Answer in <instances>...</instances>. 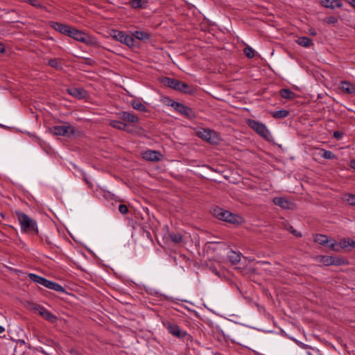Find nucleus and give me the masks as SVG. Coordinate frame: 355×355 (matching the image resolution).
Returning <instances> with one entry per match:
<instances>
[{"label":"nucleus","instance_id":"1","mask_svg":"<svg viewBox=\"0 0 355 355\" xmlns=\"http://www.w3.org/2000/svg\"><path fill=\"white\" fill-rule=\"evenodd\" d=\"M160 83L164 86L184 94H192L196 92L195 88L192 85L175 78L163 77L160 79Z\"/></svg>","mask_w":355,"mask_h":355},{"label":"nucleus","instance_id":"2","mask_svg":"<svg viewBox=\"0 0 355 355\" xmlns=\"http://www.w3.org/2000/svg\"><path fill=\"white\" fill-rule=\"evenodd\" d=\"M15 215L17 218V220L21 227V231L23 233H32L34 232L37 235H39V231L36 220L32 219L25 213L16 211Z\"/></svg>","mask_w":355,"mask_h":355},{"label":"nucleus","instance_id":"3","mask_svg":"<svg viewBox=\"0 0 355 355\" xmlns=\"http://www.w3.org/2000/svg\"><path fill=\"white\" fill-rule=\"evenodd\" d=\"M212 214L218 219L230 224L238 225L243 222V218L239 215L218 207L213 209Z\"/></svg>","mask_w":355,"mask_h":355},{"label":"nucleus","instance_id":"4","mask_svg":"<svg viewBox=\"0 0 355 355\" xmlns=\"http://www.w3.org/2000/svg\"><path fill=\"white\" fill-rule=\"evenodd\" d=\"M68 37L90 46H98V43L94 37L73 27H71Z\"/></svg>","mask_w":355,"mask_h":355},{"label":"nucleus","instance_id":"5","mask_svg":"<svg viewBox=\"0 0 355 355\" xmlns=\"http://www.w3.org/2000/svg\"><path fill=\"white\" fill-rule=\"evenodd\" d=\"M28 277L31 281L44 286L46 288L53 290L57 292L65 293V288L59 284L50 281L43 277L36 274L30 273Z\"/></svg>","mask_w":355,"mask_h":355},{"label":"nucleus","instance_id":"6","mask_svg":"<svg viewBox=\"0 0 355 355\" xmlns=\"http://www.w3.org/2000/svg\"><path fill=\"white\" fill-rule=\"evenodd\" d=\"M27 308L35 313L39 314L44 320L51 323H55L58 320L56 315L49 312L45 307L33 302H28Z\"/></svg>","mask_w":355,"mask_h":355},{"label":"nucleus","instance_id":"7","mask_svg":"<svg viewBox=\"0 0 355 355\" xmlns=\"http://www.w3.org/2000/svg\"><path fill=\"white\" fill-rule=\"evenodd\" d=\"M110 35L114 40L118 41L130 48L135 46V40L132 36L126 34L125 32L116 29H112Z\"/></svg>","mask_w":355,"mask_h":355},{"label":"nucleus","instance_id":"8","mask_svg":"<svg viewBox=\"0 0 355 355\" xmlns=\"http://www.w3.org/2000/svg\"><path fill=\"white\" fill-rule=\"evenodd\" d=\"M247 124L250 128L265 139L269 140L271 137L270 131L264 123L254 119H248Z\"/></svg>","mask_w":355,"mask_h":355},{"label":"nucleus","instance_id":"9","mask_svg":"<svg viewBox=\"0 0 355 355\" xmlns=\"http://www.w3.org/2000/svg\"><path fill=\"white\" fill-rule=\"evenodd\" d=\"M164 327L168 331V332L173 336L182 339L188 337L189 338L191 336L187 334L186 331L180 329V327L175 322L170 320H165L162 322Z\"/></svg>","mask_w":355,"mask_h":355},{"label":"nucleus","instance_id":"10","mask_svg":"<svg viewBox=\"0 0 355 355\" xmlns=\"http://www.w3.org/2000/svg\"><path fill=\"white\" fill-rule=\"evenodd\" d=\"M171 103L170 105L173 107V109L178 112L179 114L182 115L187 119H193L196 116L195 111L191 107L187 106L186 105L174 101L173 100H170Z\"/></svg>","mask_w":355,"mask_h":355},{"label":"nucleus","instance_id":"11","mask_svg":"<svg viewBox=\"0 0 355 355\" xmlns=\"http://www.w3.org/2000/svg\"><path fill=\"white\" fill-rule=\"evenodd\" d=\"M316 259L324 264L326 266H343L347 265L348 261L344 259H341L338 257L327 256V255H319L316 257Z\"/></svg>","mask_w":355,"mask_h":355},{"label":"nucleus","instance_id":"12","mask_svg":"<svg viewBox=\"0 0 355 355\" xmlns=\"http://www.w3.org/2000/svg\"><path fill=\"white\" fill-rule=\"evenodd\" d=\"M50 132L55 135L70 137L75 133V129L70 125H55L50 128Z\"/></svg>","mask_w":355,"mask_h":355},{"label":"nucleus","instance_id":"13","mask_svg":"<svg viewBox=\"0 0 355 355\" xmlns=\"http://www.w3.org/2000/svg\"><path fill=\"white\" fill-rule=\"evenodd\" d=\"M49 25L55 31H58L59 33L67 36H68V34H69L70 30L72 27L69 25L64 24L57 21H50Z\"/></svg>","mask_w":355,"mask_h":355},{"label":"nucleus","instance_id":"14","mask_svg":"<svg viewBox=\"0 0 355 355\" xmlns=\"http://www.w3.org/2000/svg\"><path fill=\"white\" fill-rule=\"evenodd\" d=\"M198 136L202 139L209 142L210 144L216 143L215 138L213 137L216 132L214 130L202 129L197 132Z\"/></svg>","mask_w":355,"mask_h":355},{"label":"nucleus","instance_id":"15","mask_svg":"<svg viewBox=\"0 0 355 355\" xmlns=\"http://www.w3.org/2000/svg\"><path fill=\"white\" fill-rule=\"evenodd\" d=\"M118 116L121 120L123 121H128L132 123H137L139 121V119L137 115L128 112H119L118 114Z\"/></svg>","mask_w":355,"mask_h":355},{"label":"nucleus","instance_id":"16","mask_svg":"<svg viewBox=\"0 0 355 355\" xmlns=\"http://www.w3.org/2000/svg\"><path fill=\"white\" fill-rule=\"evenodd\" d=\"M272 202L275 205H277L284 209H292L293 205V202L282 197H275L273 198Z\"/></svg>","mask_w":355,"mask_h":355},{"label":"nucleus","instance_id":"17","mask_svg":"<svg viewBox=\"0 0 355 355\" xmlns=\"http://www.w3.org/2000/svg\"><path fill=\"white\" fill-rule=\"evenodd\" d=\"M67 92L78 99H83L86 96V91L83 88L70 87L67 89Z\"/></svg>","mask_w":355,"mask_h":355},{"label":"nucleus","instance_id":"18","mask_svg":"<svg viewBox=\"0 0 355 355\" xmlns=\"http://www.w3.org/2000/svg\"><path fill=\"white\" fill-rule=\"evenodd\" d=\"M320 4L322 7L331 9L341 8L343 6L340 0H321Z\"/></svg>","mask_w":355,"mask_h":355},{"label":"nucleus","instance_id":"19","mask_svg":"<svg viewBox=\"0 0 355 355\" xmlns=\"http://www.w3.org/2000/svg\"><path fill=\"white\" fill-rule=\"evenodd\" d=\"M160 153L155 150H147L144 154V158L148 161L157 162L159 160Z\"/></svg>","mask_w":355,"mask_h":355},{"label":"nucleus","instance_id":"20","mask_svg":"<svg viewBox=\"0 0 355 355\" xmlns=\"http://www.w3.org/2000/svg\"><path fill=\"white\" fill-rule=\"evenodd\" d=\"M133 38H136L141 41H146L150 38V35L144 31H135L132 33V35Z\"/></svg>","mask_w":355,"mask_h":355},{"label":"nucleus","instance_id":"21","mask_svg":"<svg viewBox=\"0 0 355 355\" xmlns=\"http://www.w3.org/2000/svg\"><path fill=\"white\" fill-rule=\"evenodd\" d=\"M341 90L348 94H354L355 92V85L351 84L347 81H343L341 83Z\"/></svg>","mask_w":355,"mask_h":355},{"label":"nucleus","instance_id":"22","mask_svg":"<svg viewBox=\"0 0 355 355\" xmlns=\"http://www.w3.org/2000/svg\"><path fill=\"white\" fill-rule=\"evenodd\" d=\"M130 6L134 9H142L146 8L148 4L147 0H130Z\"/></svg>","mask_w":355,"mask_h":355},{"label":"nucleus","instance_id":"23","mask_svg":"<svg viewBox=\"0 0 355 355\" xmlns=\"http://www.w3.org/2000/svg\"><path fill=\"white\" fill-rule=\"evenodd\" d=\"M227 257L232 264H237L241 261V253H237L235 251L230 250L227 254Z\"/></svg>","mask_w":355,"mask_h":355},{"label":"nucleus","instance_id":"24","mask_svg":"<svg viewBox=\"0 0 355 355\" xmlns=\"http://www.w3.org/2000/svg\"><path fill=\"white\" fill-rule=\"evenodd\" d=\"M296 42L299 45L306 48L313 46L314 45L313 40L308 37H300L297 39Z\"/></svg>","mask_w":355,"mask_h":355},{"label":"nucleus","instance_id":"25","mask_svg":"<svg viewBox=\"0 0 355 355\" xmlns=\"http://www.w3.org/2000/svg\"><path fill=\"white\" fill-rule=\"evenodd\" d=\"M313 241L314 242L324 246H327L331 241L329 240L327 236L324 234H315Z\"/></svg>","mask_w":355,"mask_h":355},{"label":"nucleus","instance_id":"26","mask_svg":"<svg viewBox=\"0 0 355 355\" xmlns=\"http://www.w3.org/2000/svg\"><path fill=\"white\" fill-rule=\"evenodd\" d=\"M280 96L286 99H294L296 97V94L289 89H282L279 91Z\"/></svg>","mask_w":355,"mask_h":355},{"label":"nucleus","instance_id":"27","mask_svg":"<svg viewBox=\"0 0 355 355\" xmlns=\"http://www.w3.org/2000/svg\"><path fill=\"white\" fill-rule=\"evenodd\" d=\"M289 114V111L286 110H281L270 112L271 116L275 119H284L287 117Z\"/></svg>","mask_w":355,"mask_h":355},{"label":"nucleus","instance_id":"28","mask_svg":"<svg viewBox=\"0 0 355 355\" xmlns=\"http://www.w3.org/2000/svg\"><path fill=\"white\" fill-rule=\"evenodd\" d=\"M48 65L56 70H62L63 69L60 60L58 58L50 59L48 62Z\"/></svg>","mask_w":355,"mask_h":355},{"label":"nucleus","instance_id":"29","mask_svg":"<svg viewBox=\"0 0 355 355\" xmlns=\"http://www.w3.org/2000/svg\"><path fill=\"white\" fill-rule=\"evenodd\" d=\"M168 237L174 243H180L182 241V234L179 232H170Z\"/></svg>","mask_w":355,"mask_h":355},{"label":"nucleus","instance_id":"30","mask_svg":"<svg viewBox=\"0 0 355 355\" xmlns=\"http://www.w3.org/2000/svg\"><path fill=\"white\" fill-rule=\"evenodd\" d=\"M132 106L134 109L141 111V112H146L147 108L146 106L139 101L133 100L132 101Z\"/></svg>","mask_w":355,"mask_h":355},{"label":"nucleus","instance_id":"31","mask_svg":"<svg viewBox=\"0 0 355 355\" xmlns=\"http://www.w3.org/2000/svg\"><path fill=\"white\" fill-rule=\"evenodd\" d=\"M110 125L115 129L121 130L122 129H125L126 123L120 121L112 120L110 122Z\"/></svg>","mask_w":355,"mask_h":355},{"label":"nucleus","instance_id":"32","mask_svg":"<svg viewBox=\"0 0 355 355\" xmlns=\"http://www.w3.org/2000/svg\"><path fill=\"white\" fill-rule=\"evenodd\" d=\"M320 156L327 159H334L336 158V155H334L331 151L325 149H321Z\"/></svg>","mask_w":355,"mask_h":355},{"label":"nucleus","instance_id":"33","mask_svg":"<svg viewBox=\"0 0 355 355\" xmlns=\"http://www.w3.org/2000/svg\"><path fill=\"white\" fill-rule=\"evenodd\" d=\"M26 2L36 8L46 10V7L42 5L37 0H27Z\"/></svg>","mask_w":355,"mask_h":355},{"label":"nucleus","instance_id":"34","mask_svg":"<svg viewBox=\"0 0 355 355\" xmlns=\"http://www.w3.org/2000/svg\"><path fill=\"white\" fill-rule=\"evenodd\" d=\"M244 53L247 58H252L254 56V50L250 46H247L244 49Z\"/></svg>","mask_w":355,"mask_h":355},{"label":"nucleus","instance_id":"35","mask_svg":"<svg viewBox=\"0 0 355 355\" xmlns=\"http://www.w3.org/2000/svg\"><path fill=\"white\" fill-rule=\"evenodd\" d=\"M345 200L350 205L355 206V195L354 194H347L345 196Z\"/></svg>","mask_w":355,"mask_h":355},{"label":"nucleus","instance_id":"36","mask_svg":"<svg viewBox=\"0 0 355 355\" xmlns=\"http://www.w3.org/2000/svg\"><path fill=\"white\" fill-rule=\"evenodd\" d=\"M327 246H329L332 250L338 252L340 248L339 245V243H336L335 241H333V242L330 243Z\"/></svg>","mask_w":355,"mask_h":355},{"label":"nucleus","instance_id":"37","mask_svg":"<svg viewBox=\"0 0 355 355\" xmlns=\"http://www.w3.org/2000/svg\"><path fill=\"white\" fill-rule=\"evenodd\" d=\"M338 21V18L334 16L327 17L324 19V21L329 24H336Z\"/></svg>","mask_w":355,"mask_h":355},{"label":"nucleus","instance_id":"38","mask_svg":"<svg viewBox=\"0 0 355 355\" xmlns=\"http://www.w3.org/2000/svg\"><path fill=\"white\" fill-rule=\"evenodd\" d=\"M349 239H344L339 243L340 248L345 249L349 246Z\"/></svg>","mask_w":355,"mask_h":355},{"label":"nucleus","instance_id":"39","mask_svg":"<svg viewBox=\"0 0 355 355\" xmlns=\"http://www.w3.org/2000/svg\"><path fill=\"white\" fill-rule=\"evenodd\" d=\"M287 230H288V231H290V232H291L292 234L295 235V236H297V237H298V238H300V237H302V234H301L300 232H298L297 230H295L293 227V226H291V225H289V226H288V227H287Z\"/></svg>","mask_w":355,"mask_h":355},{"label":"nucleus","instance_id":"40","mask_svg":"<svg viewBox=\"0 0 355 355\" xmlns=\"http://www.w3.org/2000/svg\"><path fill=\"white\" fill-rule=\"evenodd\" d=\"M119 211H120L121 214H125L128 212L129 210L127 205L124 204H121L119 207Z\"/></svg>","mask_w":355,"mask_h":355},{"label":"nucleus","instance_id":"41","mask_svg":"<svg viewBox=\"0 0 355 355\" xmlns=\"http://www.w3.org/2000/svg\"><path fill=\"white\" fill-rule=\"evenodd\" d=\"M344 136V133L341 131H335L334 132V137L337 140H340Z\"/></svg>","mask_w":355,"mask_h":355},{"label":"nucleus","instance_id":"42","mask_svg":"<svg viewBox=\"0 0 355 355\" xmlns=\"http://www.w3.org/2000/svg\"><path fill=\"white\" fill-rule=\"evenodd\" d=\"M69 353L70 355H83L78 350L76 349H69Z\"/></svg>","mask_w":355,"mask_h":355},{"label":"nucleus","instance_id":"43","mask_svg":"<svg viewBox=\"0 0 355 355\" xmlns=\"http://www.w3.org/2000/svg\"><path fill=\"white\" fill-rule=\"evenodd\" d=\"M121 130H124V131H125V132H129V133H130V132H132V128H131V127H130L129 125H128L127 123H126V127L125 128V129H122Z\"/></svg>","mask_w":355,"mask_h":355},{"label":"nucleus","instance_id":"44","mask_svg":"<svg viewBox=\"0 0 355 355\" xmlns=\"http://www.w3.org/2000/svg\"><path fill=\"white\" fill-rule=\"evenodd\" d=\"M349 166L351 168L355 170V159H352Z\"/></svg>","mask_w":355,"mask_h":355},{"label":"nucleus","instance_id":"45","mask_svg":"<svg viewBox=\"0 0 355 355\" xmlns=\"http://www.w3.org/2000/svg\"><path fill=\"white\" fill-rule=\"evenodd\" d=\"M345 1L355 8V0H345Z\"/></svg>","mask_w":355,"mask_h":355},{"label":"nucleus","instance_id":"46","mask_svg":"<svg viewBox=\"0 0 355 355\" xmlns=\"http://www.w3.org/2000/svg\"><path fill=\"white\" fill-rule=\"evenodd\" d=\"M104 196L106 198H111V199L114 198V194H112L110 192H107L106 194L104 195Z\"/></svg>","mask_w":355,"mask_h":355},{"label":"nucleus","instance_id":"47","mask_svg":"<svg viewBox=\"0 0 355 355\" xmlns=\"http://www.w3.org/2000/svg\"><path fill=\"white\" fill-rule=\"evenodd\" d=\"M45 241H46V243L49 245H50V246L53 245V242L49 239V237H46V239H45Z\"/></svg>","mask_w":355,"mask_h":355},{"label":"nucleus","instance_id":"48","mask_svg":"<svg viewBox=\"0 0 355 355\" xmlns=\"http://www.w3.org/2000/svg\"><path fill=\"white\" fill-rule=\"evenodd\" d=\"M5 51V46L3 43L0 42V53H3Z\"/></svg>","mask_w":355,"mask_h":355},{"label":"nucleus","instance_id":"49","mask_svg":"<svg viewBox=\"0 0 355 355\" xmlns=\"http://www.w3.org/2000/svg\"><path fill=\"white\" fill-rule=\"evenodd\" d=\"M349 246H350L352 248H355V241H354L353 240L349 239Z\"/></svg>","mask_w":355,"mask_h":355},{"label":"nucleus","instance_id":"50","mask_svg":"<svg viewBox=\"0 0 355 355\" xmlns=\"http://www.w3.org/2000/svg\"><path fill=\"white\" fill-rule=\"evenodd\" d=\"M309 33H310L311 35H313V36L316 35V34H317V33H316V31H315L314 29H313V28H311V29H310V30H309Z\"/></svg>","mask_w":355,"mask_h":355},{"label":"nucleus","instance_id":"51","mask_svg":"<svg viewBox=\"0 0 355 355\" xmlns=\"http://www.w3.org/2000/svg\"><path fill=\"white\" fill-rule=\"evenodd\" d=\"M5 331V328L0 325V334H2Z\"/></svg>","mask_w":355,"mask_h":355},{"label":"nucleus","instance_id":"52","mask_svg":"<svg viewBox=\"0 0 355 355\" xmlns=\"http://www.w3.org/2000/svg\"><path fill=\"white\" fill-rule=\"evenodd\" d=\"M84 180L85 181V182H86L87 184H91V183H89V181L87 180V179L86 178H84Z\"/></svg>","mask_w":355,"mask_h":355},{"label":"nucleus","instance_id":"53","mask_svg":"<svg viewBox=\"0 0 355 355\" xmlns=\"http://www.w3.org/2000/svg\"><path fill=\"white\" fill-rule=\"evenodd\" d=\"M40 352H41L42 353H43L44 354H45V355H49V354H47L46 352H45L43 349H42Z\"/></svg>","mask_w":355,"mask_h":355},{"label":"nucleus","instance_id":"54","mask_svg":"<svg viewBox=\"0 0 355 355\" xmlns=\"http://www.w3.org/2000/svg\"><path fill=\"white\" fill-rule=\"evenodd\" d=\"M87 60H88V61H87V63H88V64H91V63H90L91 59L87 58Z\"/></svg>","mask_w":355,"mask_h":355},{"label":"nucleus","instance_id":"55","mask_svg":"<svg viewBox=\"0 0 355 355\" xmlns=\"http://www.w3.org/2000/svg\"><path fill=\"white\" fill-rule=\"evenodd\" d=\"M19 342H20L21 343H23V344H24V343H25L24 340H19Z\"/></svg>","mask_w":355,"mask_h":355},{"label":"nucleus","instance_id":"56","mask_svg":"<svg viewBox=\"0 0 355 355\" xmlns=\"http://www.w3.org/2000/svg\"><path fill=\"white\" fill-rule=\"evenodd\" d=\"M309 355H312L311 352H309Z\"/></svg>","mask_w":355,"mask_h":355}]
</instances>
